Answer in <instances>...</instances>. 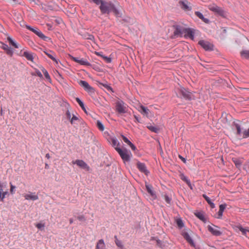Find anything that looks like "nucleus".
Returning <instances> with one entry per match:
<instances>
[{"mask_svg": "<svg viewBox=\"0 0 249 249\" xmlns=\"http://www.w3.org/2000/svg\"><path fill=\"white\" fill-rule=\"evenodd\" d=\"M97 5H100L99 9L102 14H109L113 12L116 16H120L119 11L116 8L113 2L103 0H92Z\"/></svg>", "mask_w": 249, "mask_h": 249, "instance_id": "nucleus-1", "label": "nucleus"}, {"mask_svg": "<svg viewBox=\"0 0 249 249\" xmlns=\"http://www.w3.org/2000/svg\"><path fill=\"white\" fill-rule=\"evenodd\" d=\"M140 108L141 110H139V111L143 115H145L147 116L148 115V114L150 112V110L149 109H148L147 107L143 106H141L140 107Z\"/></svg>", "mask_w": 249, "mask_h": 249, "instance_id": "nucleus-25", "label": "nucleus"}, {"mask_svg": "<svg viewBox=\"0 0 249 249\" xmlns=\"http://www.w3.org/2000/svg\"><path fill=\"white\" fill-rule=\"evenodd\" d=\"M126 104L123 101H118L116 103V109L120 113H124L126 110Z\"/></svg>", "mask_w": 249, "mask_h": 249, "instance_id": "nucleus-7", "label": "nucleus"}, {"mask_svg": "<svg viewBox=\"0 0 249 249\" xmlns=\"http://www.w3.org/2000/svg\"><path fill=\"white\" fill-rule=\"evenodd\" d=\"M178 157L184 163L186 162V160L184 158H183V157H182L180 155H179Z\"/></svg>", "mask_w": 249, "mask_h": 249, "instance_id": "nucleus-56", "label": "nucleus"}, {"mask_svg": "<svg viewBox=\"0 0 249 249\" xmlns=\"http://www.w3.org/2000/svg\"><path fill=\"white\" fill-rule=\"evenodd\" d=\"M77 219L80 221H85L86 220V218L85 216L83 215H79L77 216Z\"/></svg>", "mask_w": 249, "mask_h": 249, "instance_id": "nucleus-50", "label": "nucleus"}, {"mask_svg": "<svg viewBox=\"0 0 249 249\" xmlns=\"http://www.w3.org/2000/svg\"><path fill=\"white\" fill-rule=\"evenodd\" d=\"M79 64L82 65H85V66H89L90 63L87 61L86 59L84 58L80 59L79 63Z\"/></svg>", "mask_w": 249, "mask_h": 249, "instance_id": "nucleus-36", "label": "nucleus"}, {"mask_svg": "<svg viewBox=\"0 0 249 249\" xmlns=\"http://www.w3.org/2000/svg\"><path fill=\"white\" fill-rule=\"evenodd\" d=\"M232 228L234 231H238V230L241 231L242 233L244 235H246L247 232H249V230L246 228H243L240 224L232 226Z\"/></svg>", "mask_w": 249, "mask_h": 249, "instance_id": "nucleus-15", "label": "nucleus"}, {"mask_svg": "<svg viewBox=\"0 0 249 249\" xmlns=\"http://www.w3.org/2000/svg\"><path fill=\"white\" fill-rule=\"evenodd\" d=\"M23 56L25 57L28 60L32 62L34 59V53L27 51L24 52Z\"/></svg>", "mask_w": 249, "mask_h": 249, "instance_id": "nucleus-23", "label": "nucleus"}, {"mask_svg": "<svg viewBox=\"0 0 249 249\" xmlns=\"http://www.w3.org/2000/svg\"><path fill=\"white\" fill-rule=\"evenodd\" d=\"M240 53L242 57L249 59V51H243Z\"/></svg>", "mask_w": 249, "mask_h": 249, "instance_id": "nucleus-31", "label": "nucleus"}, {"mask_svg": "<svg viewBox=\"0 0 249 249\" xmlns=\"http://www.w3.org/2000/svg\"><path fill=\"white\" fill-rule=\"evenodd\" d=\"M71 59L74 62H77L78 63H79L80 59L79 58L75 57H72Z\"/></svg>", "mask_w": 249, "mask_h": 249, "instance_id": "nucleus-52", "label": "nucleus"}, {"mask_svg": "<svg viewBox=\"0 0 249 249\" xmlns=\"http://www.w3.org/2000/svg\"><path fill=\"white\" fill-rule=\"evenodd\" d=\"M223 33H226V29L225 28H223Z\"/></svg>", "mask_w": 249, "mask_h": 249, "instance_id": "nucleus-63", "label": "nucleus"}, {"mask_svg": "<svg viewBox=\"0 0 249 249\" xmlns=\"http://www.w3.org/2000/svg\"><path fill=\"white\" fill-rule=\"evenodd\" d=\"M0 47L5 51L6 53L12 56L13 54V50L6 44L3 43L2 42H0Z\"/></svg>", "mask_w": 249, "mask_h": 249, "instance_id": "nucleus-16", "label": "nucleus"}, {"mask_svg": "<svg viewBox=\"0 0 249 249\" xmlns=\"http://www.w3.org/2000/svg\"><path fill=\"white\" fill-rule=\"evenodd\" d=\"M162 197L167 204H171L172 199L170 197L166 195H163Z\"/></svg>", "mask_w": 249, "mask_h": 249, "instance_id": "nucleus-38", "label": "nucleus"}, {"mask_svg": "<svg viewBox=\"0 0 249 249\" xmlns=\"http://www.w3.org/2000/svg\"><path fill=\"white\" fill-rule=\"evenodd\" d=\"M198 44L206 51H212L213 50V45L207 41L200 40Z\"/></svg>", "mask_w": 249, "mask_h": 249, "instance_id": "nucleus-8", "label": "nucleus"}, {"mask_svg": "<svg viewBox=\"0 0 249 249\" xmlns=\"http://www.w3.org/2000/svg\"><path fill=\"white\" fill-rule=\"evenodd\" d=\"M102 57L107 62L110 63L111 62V59L107 56L105 55H102Z\"/></svg>", "mask_w": 249, "mask_h": 249, "instance_id": "nucleus-47", "label": "nucleus"}, {"mask_svg": "<svg viewBox=\"0 0 249 249\" xmlns=\"http://www.w3.org/2000/svg\"><path fill=\"white\" fill-rule=\"evenodd\" d=\"M194 214L196 217H197L204 223H206L207 222V218L203 212H196L194 213Z\"/></svg>", "mask_w": 249, "mask_h": 249, "instance_id": "nucleus-19", "label": "nucleus"}, {"mask_svg": "<svg viewBox=\"0 0 249 249\" xmlns=\"http://www.w3.org/2000/svg\"><path fill=\"white\" fill-rule=\"evenodd\" d=\"M36 73L38 77H39L40 78H42V77H43L42 74L39 71L36 70Z\"/></svg>", "mask_w": 249, "mask_h": 249, "instance_id": "nucleus-51", "label": "nucleus"}, {"mask_svg": "<svg viewBox=\"0 0 249 249\" xmlns=\"http://www.w3.org/2000/svg\"><path fill=\"white\" fill-rule=\"evenodd\" d=\"M226 207V204H221L219 206V210L223 212L224 211V210L225 209Z\"/></svg>", "mask_w": 249, "mask_h": 249, "instance_id": "nucleus-49", "label": "nucleus"}, {"mask_svg": "<svg viewBox=\"0 0 249 249\" xmlns=\"http://www.w3.org/2000/svg\"><path fill=\"white\" fill-rule=\"evenodd\" d=\"M72 163L76 164L80 167L87 169V170H89V168L87 164L82 160H77L75 161H73Z\"/></svg>", "mask_w": 249, "mask_h": 249, "instance_id": "nucleus-17", "label": "nucleus"}, {"mask_svg": "<svg viewBox=\"0 0 249 249\" xmlns=\"http://www.w3.org/2000/svg\"><path fill=\"white\" fill-rule=\"evenodd\" d=\"M207 7L210 10L222 17L225 18L227 16V12L214 3L210 4Z\"/></svg>", "mask_w": 249, "mask_h": 249, "instance_id": "nucleus-2", "label": "nucleus"}, {"mask_svg": "<svg viewBox=\"0 0 249 249\" xmlns=\"http://www.w3.org/2000/svg\"><path fill=\"white\" fill-rule=\"evenodd\" d=\"M76 102L78 103L80 107L82 108V109L86 112V108L84 106V104L83 103V102L79 98H76L75 99Z\"/></svg>", "mask_w": 249, "mask_h": 249, "instance_id": "nucleus-32", "label": "nucleus"}, {"mask_svg": "<svg viewBox=\"0 0 249 249\" xmlns=\"http://www.w3.org/2000/svg\"><path fill=\"white\" fill-rule=\"evenodd\" d=\"M201 20H203L204 22L207 23H208L209 21L208 19L204 17V18L202 19Z\"/></svg>", "mask_w": 249, "mask_h": 249, "instance_id": "nucleus-57", "label": "nucleus"}, {"mask_svg": "<svg viewBox=\"0 0 249 249\" xmlns=\"http://www.w3.org/2000/svg\"><path fill=\"white\" fill-rule=\"evenodd\" d=\"M147 127L150 130H151V131L152 132H154L155 133H158L159 132L160 129L159 128L156 127V126H153V125H148L147 126Z\"/></svg>", "mask_w": 249, "mask_h": 249, "instance_id": "nucleus-33", "label": "nucleus"}, {"mask_svg": "<svg viewBox=\"0 0 249 249\" xmlns=\"http://www.w3.org/2000/svg\"><path fill=\"white\" fill-rule=\"evenodd\" d=\"M183 36L185 37H188L192 39H193L194 33L190 29L186 28L185 31H184V34L183 35Z\"/></svg>", "mask_w": 249, "mask_h": 249, "instance_id": "nucleus-24", "label": "nucleus"}, {"mask_svg": "<svg viewBox=\"0 0 249 249\" xmlns=\"http://www.w3.org/2000/svg\"><path fill=\"white\" fill-rule=\"evenodd\" d=\"M96 53V54H97V55H98V56H101V57H102V55L101 54V53H100V52H98V53Z\"/></svg>", "mask_w": 249, "mask_h": 249, "instance_id": "nucleus-61", "label": "nucleus"}, {"mask_svg": "<svg viewBox=\"0 0 249 249\" xmlns=\"http://www.w3.org/2000/svg\"><path fill=\"white\" fill-rule=\"evenodd\" d=\"M233 127L236 130V135L238 137H242L243 135L242 128L241 127L240 122L238 120H236L233 122Z\"/></svg>", "mask_w": 249, "mask_h": 249, "instance_id": "nucleus-10", "label": "nucleus"}, {"mask_svg": "<svg viewBox=\"0 0 249 249\" xmlns=\"http://www.w3.org/2000/svg\"><path fill=\"white\" fill-rule=\"evenodd\" d=\"M10 192L12 195H13L15 193V189L16 188V186L13 185L11 183H10Z\"/></svg>", "mask_w": 249, "mask_h": 249, "instance_id": "nucleus-44", "label": "nucleus"}, {"mask_svg": "<svg viewBox=\"0 0 249 249\" xmlns=\"http://www.w3.org/2000/svg\"><path fill=\"white\" fill-rule=\"evenodd\" d=\"M203 197L205 198V199L206 200V201L208 203V204L210 205L211 207L212 208H214L215 207V205L212 202L211 199L208 197L206 195H203Z\"/></svg>", "mask_w": 249, "mask_h": 249, "instance_id": "nucleus-28", "label": "nucleus"}, {"mask_svg": "<svg viewBox=\"0 0 249 249\" xmlns=\"http://www.w3.org/2000/svg\"><path fill=\"white\" fill-rule=\"evenodd\" d=\"M7 40L8 41L10 45H12L13 47H14L15 48H18V45L17 43H16L13 39L10 37H7Z\"/></svg>", "mask_w": 249, "mask_h": 249, "instance_id": "nucleus-29", "label": "nucleus"}, {"mask_svg": "<svg viewBox=\"0 0 249 249\" xmlns=\"http://www.w3.org/2000/svg\"><path fill=\"white\" fill-rule=\"evenodd\" d=\"M115 149L124 161H128L130 160L131 155L130 151L126 149H122L119 147H116Z\"/></svg>", "mask_w": 249, "mask_h": 249, "instance_id": "nucleus-3", "label": "nucleus"}, {"mask_svg": "<svg viewBox=\"0 0 249 249\" xmlns=\"http://www.w3.org/2000/svg\"><path fill=\"white\" fill-rule=\"evenodd\" d=\"M46 158H47L48 159H49L50 158V156L49 154H46L45 156Z\"/></svg>", "mask_w": 249, "mask_h": 249, "instance_id": "nucleus-60", "label": "nucleus"}, {"mask_svg": "<svg viewBox=\"0 0 249 249\" xmlns=\"http://www.w3.org/2000/svg\"><path fill=\"white\" fill-rule=\"evenodd\" d=\"M233 162L237 167H239L241 165V161L238 159H234L233 160Z\"/></svg>", "mask_w": 249, "mask_h": 249, "instance_id": "nucleus-42", "label": "nucleus"}, {"mask_svg": "<svg viewBox=\"0 0 249 249\" xmlns=\"http://www.w3.org/2000/svg\"><path fill=\"white\" fill-rule=\"evenodd\" d=\"M39 68L40 69V70L42 71V72L43 73V74L44 75V76L46 78V79L48 81H49L50 83H51L52 80H51V77L49 75V73L48 72V71L42 66L39 67Z\"/></svg>", "mask_w": 249, "mask_h": 249, "instance_id": "nucleus-26", "label": "nucleus"}, {"mask_svg": "<svg viewBox=\"0 0 249 249\" xmlns=\"http://www.w3.org/2000/svg\"><path fill=\"white\" fill-rule=\"evenodd\" d=\"M137 167L141 172L144 173L146 175L148 174V172L146 169L145 164L138 162L137 163Z\"/></svg>", "mask_w": 249, "mask_h": 249, "instance_id": "nucleus-20", "label": "nucleus"}, {"mask_svg": "<svg viewBox=\"0 0 249 249\" xmlns=\"http://www.w3.org/2000/svg\"><path fill=\"white\" fill-rule=\"evenodd\" d=\"M104 87L105 88H106L107 89H109V90H111L112 89L111 88L110 86H108V85H104Z\"/></svg>", "mask_w": 249, "mask_h": 249, "instance_id": "nucleus-59", "label": "nucleus"}, {"mask_svg": "<svg viewBox=\"0 0 249 249\" xmlns=\"http://www.w3.org/2000/svg\"><path fill=\"white\" fill-rule=\"evenodd\" d=\"M89 36L88 37V39L90 40H92L94 39V36L92 35H89Z\"/></svg>", "mask_w": 249, "mask_h": 249, "instance_id": "nucleus-58", "label": "nucleus"}, {"mask_svg": "<svg viewBox=\"0 0 249 249\" xmlns=\"http://www.w3.org/2000/svg\"><path fill=\"white\" fill-rule=\"evenodd\" d=\"M8 195V192L7 191H2L0 195V199L2 202L4 201V199L5 198L6 196Z\"/></svg>", "mask_w": 249, "mask_h": 249, "instance_id": "nucleus-35", "label": "nucleus"}, {"mask_svg": "<svg viewBox=\"0 0 249 249\" xmlns=\"http://www.w3.org/2000/svg\"><path fill=\"white\" fill-rule=\"evenodd\" d=\"M177 94L179 97H183L186 99H191V93L185 89L180 87L177 89Z\"/></svg>", "mask_w": 249, "mask_h": 249, "instance_id": "nucleus-4", "label": "nucleus"}, {"mask_svg": "<svg viewBox=\"0 0 249 249\" xmlns=\"http://www.w3.org/2000/svg\"><path fill=\"white\" fill-rule=\"evenodd\" d=\"M185 28L181 27L180 26H177L174 31V35L177 36H182L184 34V31H185Z\"/></svg>", "mask_w": 249, "mask_h": 249, "instance_id": "nucleus-18", "label": "nucleus"}, {"mask_svg": "<svg viewBox=\"0 0 249 249\" xmlns=\"http://www.w3.org/2000/svg\"><path fill=\"white\" fill-rule=\"evenodd\" d=\"M82 119L79 116H77L74 114H72L71 118L70 120V123L72 125L77 124V123H80Z\"/></svg>", "mask_w": 249, "mask_h": 249, "instance_id": "nucleus-22", "label": "nucleus"}, {"mask_svg": "<svg viewBox=\"0 0 249 249\" xmlns=\"http://www.w3.org/2000/svg\"><path fill=\"white\" fill-rule=\"evenodd\" d=\"M115 238L116 245L119 248H123V245L122 242L120 240L118 239L116 236H115Z\"/></svg>", "mask_w": 249, "mask_h": 249, "instance_id": "nucleus-40", "label": "nucleus"}, {"mask_svg": "<svg viewBox=\"0 0 249 249\" xmlns=\"http://www.w3.org/2000/svg\"><path fill=\"white\" fill-rule=\"evenodd\" d=\"M122 138L124 141V142L127 143L128 145L130 144L132 142L124 136L122 135Z\"/></svg>", "mask_w": 249, "mask_h": 249, "instance_id": "nucleus-43", "label": "nucleus"}, {"mask_svg": "<svg viewBox=\"0 0 249 249\" xmlns=\"http://www.w3.org/2000/svg\"><path fill=\"white\" fill-rule=\"evenodd\" d=\"M44 53L56 64H58V61L55 58V54L51 51H44Z\"/></svg>", "mask_w": 249, "mask_h": 249, "instance_id": "nucleus-21", "label": "nucleus"}, {"mask_svg": "<svg viewBox=\"0 0 249 249\" xmlns=\"http://www.w3.org/2000/svg\"><path fill=\"white\" fill-rule=\"evenodd\" d=\"M195 15L201 19L204 18V16L202 14L198 11L195 12Z\"/></svg>", "mask_w": 249, "mask_h": 249, "instance_id": "nucleus-46", "label": "nucleus"}, {"mask_svg": "<svg viewBox=\"0 0 249 249\" xmlns=\"http://www.w3.org/2000/svg\"><path fill=\"white\" fill-rule=\"evenodd\" d=\"M66 115L68 119L70 120L71 118V114L70 111L69 110H67L66 112Z\"/></svg>", "mask_w": 249, "mask_h": 249, "instance_id": "nucleus-48", "label": "nucleus"}, {"mask_svg": "<svg viewBox=\"0 0 249 249\" xmlns=\"http://www.w3.org/2000/svg\"><path fill=\"white\" fill-rule=\"evenodd\" d=\"M179 5L181 9L185 11H190L191 8L189 6L190 3L187 0H179Z\"/></svg>", "mask_w": 249, "mask_h": 249, "instance_id": "nucleus-13", "label": "nucleus"}, {"mask_svg": "<svg viewBox=\"0 0 249 249\" xmlns=\"http://www.w3.org/2000/svg\"><path fill=\"white\" fill-rule=\"evenodd\" d=\"M181 235L184 238V239L190 244V245L192 247H195V244L194 243V241L191 237L189 233L186 230H183L181 231Z\"/></svg>", "mask_w": 249, "mask_h": 249, "instance_id": "nucleus-12", "label": "nucleus"}, {"mask_svg": "<svg viewBox=\"0 0 249 249\" xmlns=\"http://www.w3.org/2000/svg\"><path fill=\"white\" fill-rule=\"evenodd\" d=\"M134 118L135 119V121L136 122H138V123L140 122V118H139V117L138 116H137L136 115H134Z\"/></svg>", "mask_w": 249, "mask_h": 249, "instance_id": "nucleus-54", "label": "nucleus"}, {"mask_svg": "<svg viewBox=\"0 0 249 249\" xmlns=\"http://www.w3.org/2000/svg\"><path fill=\"white\" fill-rule=\"evenodd\" d=\"M223 212V211H221L219 210V211L218 212V216L217 217L218 218H220L222 217Z\"/></svg>", "mask_w": 249, "mask_h": 249, "instance_id": "nucleus-53", "label": "nucleus"}, {"mask_svg": "<svg viewBox=\"0 0 249 249\" xmlns=\"http://www.w3.org/2000/svg\"><path fill=\"white\" fill-rule=\"evenodd\" d=\"M79 84L81 87H82L88 93L90 94L94 93V89L92 87H91L87 82L85 81L80 80L79 82Z\"/></svg>", "mask_w": 249, "mask_h": 249, "instance_id": "nucleus-6", "label": "nucleus"}, {"mask_svg": "<svg viewBox=\"0 0 249 249\" xmlns=\"http://www.w3.org/2000/svg\"><path fill=\"white\" fill-rule=\"evenodd\" d=\"M130 146V147L131 148V149L134 151L136 149V146L132 143H131L129 145Z\"/></svg>", "mask_w": 249, "mask_h": 249, "instance_id": "nucleus-55", "label": "nucleus"}, {"mask_svg": "<svg viewBox=\"0 0 249 249\" xmlns=\"http://www.w3.org/2000/svg\"><path fill=\"white\" fill-rule=\"evenodd\" d=\"M36 227L38 229L42 230L44 228L45 224L41 223H37L36 225Z\"/></svg>", "mask_w": 249, "mask_h": 249, "instance_id": "nucleus-45", "label": "nucleus"}, {"mask_svg": "<svg viewBox=\"0 0 249 249\" xmlns=\"http://www.w3.org/2000/svg\"><path fill=\"white\" fill-rule=\"evenodd\" d=\"M181 179L184 181L189 186H191V182L189 179L186 176L182 175L181 176Z\"/></svg>", "mask_w": 249, "mask_h": 249, "instance_id": "nucleus-39", "label": "nucleus"}, {"mask_svg": "<svg viewBox=\"0 0 249 249\" xmlns=\"http://www.w3.org/2000/svg\"><path fill=\"white\" fill-rule=\"evenodd\" d=\"M72 223H73V219H71H71H70V224H72Z\"/></svg>", "mask_w": 249, "mask_h": 249, "instance_id": "nucleus-62", "label": "nucleus"}, {"mask_svg": "<svg viewBox=\"0 0 249 249\" xmlns=\"http://www.w3.org/2000/svg\"><path fill=\"white\" fill-rule=\"evenodd\" d=\"M48 167H49L48 164L47 163H46L45 164V168L47 169V168H48Z\"/></svg>", "mask_w": 249, "mask_h": 249, "instance_id": "nucleus-64", "label": "nucleus"}, {"mask_svg": "<svg viewBox=\"0 0 249 249\" xmlns=\"http://www.w3.org/2000/svg\"><path fill=\"white\" fill-rule=\"evenodd\" d=\"M249 137V128L248 129H246L243 131L242 138H247Z\"/></svg>", "mask_w": 249, "mask_h": 249, "instance_id": "nucleus-37", "label": "nucleus"}, {"mask_svg": "<svg viewBox=\"0 0 249 249\" xmlns=\"http://www.w3.org/2000/svg\"><path fill=\"white\" fill-rule=\"evenodd\" d=\"M23 196L25 199L27 200H33L35 201L38 199V196L36 194L35 192H29L28 194H24Z\"/></svg>", "mask_w": 249, "mask_h": 249, "instance_id": "nucleus-11", "label": "nucleus"}, {"mask_svg": "<svg viewBox=\"0 0 249 249\" xmlns=\"http://www.w3.org/2000/svg\"><path fill=\"white\" fill-rule=\"evenodd\" d=\"M233 127L236 130V135L238 137H242L243 135L242 128L241 127L240 122L238 120H236L233 122Z\"/></svg>", "mask_w": 249, "mask_h": 249, "instance_id": "nucleus-9", "label": "nucleus"}, {"mask_svg": "<svg viewBox=\"0 0 249 249\" xmlns=\"http://www.w3.org/2000/svg\"><path fill=\"white\" fill-rule=\"evenodd\" d=\"M146 189L147 192L152 196H155L156 195L154 191L152 190V186L149 184H146Z\"/></svg>", "mask_w": 249, "mask_h": 249, "instance_id": "nucleus-27", "label": "nucleus"}, {"mask_svg": "<svg viewBox=\"0 0 249 249\" xmlns=\"http://www.w3.org/2000/svg\"><path fill=\"white\" fill-rule=\"evenodd\" d=\"M111 142L112 145L115 148L116 147H119V143L117 140L114 138L111 139Z\"/></svg>", "mask_w": 249, "mask_h": 249, "instance_id": "nucleus-41", "label": "nucleus"}, {"mask_svg": "<svg viewBox=\"0 0 249 249\" xmlns=\"http://www.w3.org/2000/svg\"><path fill=\"white\" fill-rule=\"evenodd\" d=\"M176 222L179 229H181L184 227L183 221L180 218L177 219L176 220Z\"/></svg>", "mask_w": 249, "mask_h": 249, "instance_id": "nucleus-30", "label": "nucleus"}, {"mask_svg": "<svg viewBox=\"0 0 249 249\" xmlns=\"http://www.w3.org/2000/svg\"><path fill=\"white\" fill-rule=\"evenodd\" d=\"M207 229L214 236H218L222 234V232L220 231V228L212 224L207 226Z\"/></svg>", "mask_w": 249, "mask_h": 249, "instance_id": "nucleus-5", "label": "nucleus"}, {"mask_svg": "<svg viewBox=\"0 0 249 249\" xmlns=\"http://www.w3.org/2000/svg\"><path fill=\"white\" fill-rule=\"evenodd\" d=\"M96 125L98 128L101 131L104 130L105 127L103 124L100 121L98 120L96 123Z\"/></svg>", "mask_w": 249, "mask_h": 249, "instance_id": "nucleus-34", "label": "nucleus"}, {"mask_svg": "<svg viewBox=\"0 0 249 249\" xmlns=\"http://www.w3.org/2000/svg\"><path fill=\"white\" fill-rule=\"evenodd\" d=\"M25 27L27 29L32 31L33 33L36 34L37 36H38L40 38L44 39L46 37L44 35V34L42 32H41L38 29L33 28L32 27H31L29 25H26Z\"/></svg>", "mask_w": 249, "mask_h": 249, "instance_id": "nucleus-14", "label": "nucleus"}]
</instances>
